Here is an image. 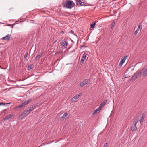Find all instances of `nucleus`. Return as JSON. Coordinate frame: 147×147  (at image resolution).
<instances>
[{"instance_id":"34","label":"nucleus","mask_w":147,"mask_h":147,"mask_svg":"<svg viewBox=\"0 0 147 147\" xmlns=\"http://www.w3.org/2000/svg\"><path fill=\"white\" fill-rule=\"evenodd\" d=\"M13 116L12 114H10V118L11 117Z\"/></svg>"},{"instance_id":"8","label":"nucleus","mask_w":147,"mask_h":147,"mask_svg":"<svg viewBox=\"0 0 147 147\" xmlns=\"http://www.w3.org/2000/svg\"><path fill=\"white\" fill-rule=\"evenodd\" d=\"M63 46L65 48H66L67 46V41L64 39L61 42Z\"/></svg>"},{"instance_id":"36","label":"nucleus","mask_w":147,"mask_h":147,"mask_svg":"<svg viewBox=\"0 0 147 147\" xmlns=\"http://www.w3.org/2000/svg\"><path fill=\"white\" fill-rule=\"evenodd\" d=\"M102 133H103V132H100V133H99V135H100V134H102Z\"/></svg>"},{"instance_id":"32","label":"nucleus","mask_w":147,"mask_h":147,"mask_svg":"<svg viewBox=\"0 0 147 147\" xmlns=\"http://www.w3.org/2000/svg\"><path fill=\"white\" fill-rule=\"evenodd\" d=\"M5 103H0V105H5Z\"/></svg>"},{"instance_id":"35","label":"nucleus","mask_w":147,"mask_h":147,"mask_svg":"<svg viewBox=\"0 0 147 147\" xmlns=\"http://www.w3.org/2000/svg\"><path fill=\"white\" fill-rule=\"evenodd\" d=\"M75 0L77 2H78V1H79V0Z\"/></svg>"},{"instance_id":"20","label":"nucleus","mask_w":147,"mask_h":147,"mask_svg":"<svg viewBox=\"0 0 147 147\" xmlns=\"http://www.w3.org/2000/svg\"><path fill=\"white\" fill-rule=\"evenodd\" d=\"M101 109L99 107L98 108H97L94 110L93 112V114H94L96 113L98 111L100 110Z\"/></svg>"},{"instance_id":"2","label":"nucleus","mask_w":147,"mask_h":147,"mask_svg":"<svg viewBox=\"0 0 147 147\" xmlns=\"http://www.w3.org/2000/svg\"><path fill=\"white\" fill-rule=\"evenodd\" d=\"M138 121L139 120L138 117H135L131 128L132 131H135L137 129L136 127V124L138 122Z\"/></svg>"},{"instance_id":"14","label":"nucleus","mask_w":147,"mask_h":147,"mask_svg":"<svg viewBox=\"0 0 147 147\" xmlns=\"http://www.w3.org/2000/svg\"><path fill=\"white\" fill-rule=\"evenodd\" d=\"M2 40H5L7 41H8L9 40V34H8L7 35L1 38Z\"/></svg>"},{"instance_id":"33","label":"nucleus","mask_w":147,"mask_h":147,"mask_svg":"<svg viewBox=\"0 0 147 147\" xmlns=\"http://www.w3.org/2000/svg\"><path fill=\"white\" fill-rule=\"evenodd\" d=\"M60 33L61 34H64V32L63 31H62L60 32Z\"/></svg>"},{"instance_id":"4","label":"nucleus","mask_w":147,"mask_h":147,"mask_svg":"<svg viewBox=\"0 0 147 147\" xmlns=\"http://www.w3.org/2000/svg\"><path fill=\"white\" fill-rule=\"evenodd\" d=\"M90 82V81L89 79H85L83 81L80 83V86L81 87H83L86 85H87Z\"/></svg>"},{"instance_id":"37","label":"nucleus","mask_w":147,"mask_h":147,"mask_svg":"<svg viewBox=\"0 0 147 147\" xmlns=\"http://www.w3.org/2000/svg\"><path fill=\"white\" fill-rule=\"evenodd\" d=\"M76 4L77 5H78V3H76Z\"/></svg>"},{"instance_id":"9","label":"nucleus","mask_w":147,"mask_h":147,"mask_svg":"<svg viewBox=\"0 0 147 147\" xmlns=\"http://www.w3.org/2000/svg\"><path fill=\"white\" fill-rule=\"evenodd\" d=\"M80 95L78 94H77L71 100V102H73L75 101L76 100H77L79 97Z\"/></svg>"},{"instance_id":"11","label":"nucleus","mask_w":147,"mask_h":147,"mask_svg":"<svg viewBox=\"0 0 147 147\" xmlns=\"http://www.w3.org/2000/svg\"><path fill=\"white\" fill-rule=\"evenodd\" d=\"M141 72L143 74L144 76L145 77L147 76V68L142 69Z\"/></svg>"},{"instance_id":"13","label":"nucleus","mask_w":147,"mask_h":147,"mask_svg":"<svg viewBox=\"0 0 147 147\" xmlns=\"http://www.w3.org/2000/svg\"><path fill=\"white\" fill-rule=\"evenodd\" d=\"M107 101L108 100H107L104 101L102 103H101L100 104L99 107L101 109L102 108L104 107L105 106V105L106 104Z\"/></svg>"},{"instance_id":"18","label":"nucleus","mask_w":147,"mask_h":147,"mask_svg":"<svg viewBox=\"0 0 147 147\" xmlns=\"http://www.w3.org/2000/svg\"><path fill=\"white\" fill-rule=\"evenodd\" d=\"M142 74V72L141 71H137L135 74L137 78L140 76Z\"/></svg>"},{"instance_id":"3","label":"nucleus","mask_w":147,"mask_h":147,"mask_svg":"<svg viewBox=\"0 0 147 147\" xmlns=\"http://www.w3.org/2000/svg\"><path fill=\"white\" fill-rule=\"evenodd\" d=\"M31 101V100H29L27 101H24L23 103L20 104L19 105L17 106L16 107V109H21L23 107H24L25 106L28 104Z\"/></svg>"},{"instance_id":"21","label":"nucleus","mask_w":147,"mask_h":147,"mask_svg":"<svg viewBox=\"0 0 147 147\" xmlns=\"http://www.w3.org/2000/svg\"><path fill=\"white\" fill-rule=\"evenodd\" d=\"M137 78V77L134 74L131 78V80H135Z\"/></svg>"},{"instance_id":"16","label":"nucleus","mask_w":147,"mask_h":147,"mask_svg":"<svg viewBox=\"0 0 147 147\" xmlns=\"http://www.w3.org/2000/svg\"><path fill=\"white\" fill-rule=\"evenodd\" d=\"M43 54V53H41L40 54H38L36 57L35 59L37 60H39Z\"/></svg>"},{"instance_id":"23","label":"nucleus","mask_w":147,"mask_h":147,"mask_svg":"<svg viewBox=\"0 0 147 147\" xmlns=\"http://www.w3.org/2000/svg\"><path fill=\"white\" fill-rule=\"evenodd\" d=\"M28 70H30L31 69H32L33 67V65H28Z\"/></svg>"},{"instance_id":"30","label":"nucleus","mask_w":147,"mask_h":147,"mask_svg":"<svg viewBox=\"0 0 147 147\" xmlns=\"http://www.w3.org/2000/svg\"><path fill=\"white\" fill-rule=\"evenodd\" d=\"M68 33H70L73 34H74V35H75V34L74 33V32L72 30H71L69 32H68Z\"/></svg>"},{"instance_id":"6","label":"nucleus","mask_w":147,"mask_h":147,"mask_svg":"<svg viewBox=\"0 0 147 147\" xmlns=\"http://www.w3.org/2000/svg\"><path fill=\"white\" fill-rule=\"evenodd\" d=\"M142 28V25L141 24H139V25L138 26V28L137 30L134 32V34L135 35H136L137 33H138V32L140 30L141 31Z\"/></svg>"},{"instance_id":"19","label":"nucleus","mask_w":147,"mask_h":147,"mask_svg":"<svg viewBox=\"0 0 147 147\" xmlns=\"http://www.w3.org/2000/svg\"><path fill=\"white\" fill-rule=\"evenodd\" d=\"M78 2H79V4L80 6H84L85 5L86 3L84 2H82L81 1V0H79Z\"/></svg>"},{"instance_id":"29","label":"nucleus","mask_w":147,"mask_h":147,"mask_svg":"<svg viewBox=\"0 0 147 147\" xmlns=\"http://www.w3.org/2000/svg\"><path fill=\"white\" fill-rule=\"evenodd\" d=\"M108 144L107 143H106L104 145L103 147H108Z\"/></svg>"},{"instance_id":"24","label":"nucleus","mask_w":147,"mask_h":147,"mask_svg":"<svg viewBox=\"0 0 147 147\" xmlns=\"http://www.w3.org/2000/svg\"><path fill=\"white\" fill-rule=\"evenodd\" d=\"M9 119V115H7L5 117L3 120L5 121V122L7 120H8Z\"/></svg>"},{"instance_id":"1","label":"nucleus","mask_w":147,"mask_h":147,"mask_svg":"<svg viewBox=\"0 0 147 147\" xmlns=\"http://www.w3.org/2000/svg\"><path fill=\"white\" fill-rule=\"evenodd\" d=\"M72 1L67 0V1H64L62 3V7L67 8L71 9L72 6Z\"/></svg>"},{"instance_id":"22","label":"nucleus","mask_w":147,"mask_h":147,"mask_svg":"<svg viewBox=\"0 0 147 147\" xmlns=\"http://www.w3.org/2000/svg\"><path fill=\"white\" fill-rule=\"evenodd\" d=\"M35 105H32V107H30L29 109H30V111H31L35 109Z\"/></svg>"},{"instance_id":"26","label":"nucleus","mask_w":147,"mask_h":147,"mask_svg":"<svg viewBox=\"0 0 147 147\" xmlns=\"http://www.w3.org/2000/svg\"><path fill=\"white\" fill-rule=\"evenodd\" d=\"M19 22V21H17L14 24H10L9 26H11V27H12V28H13V26L15 24H18V23Z\"/></svg>"},{"instance_id":"10","label":"nucleus","mask_w":147,"mask_h":147,"mask_svg":"<svg viewBox=\"0 0 147 147\" xmlns=\"http://www.w3.org/2000/svg\"><path fill=\"white\" fill-rule=\"evenodd\" d=\"M87 55V54H86V53H84V54H83V56H82V58L81 59V61L82 62V63H81V62H80V64L81 65H82V64H83V62L84 61L86 58Z\"/></svg>"},{"instance_id":"5","label":"nucleus","mask_w":147,"mask_h":147,"mask_svg":"<svg viewBox=\"0 0 147 147\" xmlns=\"http://www.w3.org/2000/svg\"><path fill=\"white\" fill-rule=\"evenodd\" d=\"M127 57V55L124 56L123 58L121 59V61L119 63V66L121 67L123 63L125 62V60Z\"/></svg>"},{"instance_id":"17","label":"nucleus","mask_w":147,"mask_h":147,"mask_svg":"<svg viewBox=\"0 0 147 147\" xmlns=\"http://www.w3.org/2000/svg\"><path fill=\"white\" fill-rule=\"evenodd\" d=\"M96 24V22L95 21L93 22L90 25V28H92L94 29L95 27Z\"/></svg>"},{"instance_id":"25","label":"nucleus","mask_w":147,"mask_h":147,"mask_svg":"<svg viewBox=\"0 0 147 147\" xmlns=\"http://www.w3.org/2000/svg\"><path fill=\"white\" fill-rule=\"evenodd\" d=\"M30 108V107H28L27 109H25V112L26 113H27L28 114V115L30 113V112H31V111H30L29 109Z\"/></svg>"},{"instance_id":"7","label":"nucleus","mask_w":147,"mask_h":147,"mask_svg":"<svg viewBox=\"0 0 147 147\" xmlns=\"http://www.w3.org/2000/svg\"><path fill=\"white\" fill-rule=\"evenodd\" d=\"M28 115V114L26 113L25 112V111L24 110L19 116V118L20 119H22L24 117L27 116Z\"/></svg>"},{"instance_id":"31","label":"nucleus","mask_w":147,"mask_h":147,"mask_svg":"<svg viewBox=\"0 0 147 147\" xmlns=\"http://www.w3.org/2000/svg\"><path fill=\"white\" fill-rule=\"evenodd\" d=\"M27 55H28V53H27L25 55H24V58H26L27 57Z\"/></svg>"},{"instance_id":"15","label":"nucleus","mask_w":147,"mask_h":147,"mask_svg":"<svg viewBox=\"0 0 147 147\" xmlns=\"http://www.w3.org/2000/svg\"><path fill=\"white\" fill-rule=\"evenodd\" d=\"M145 117V113H143L141 116V119H140V123L141 124H142L143 123V121L144 120V119Z\"/></svg>"},{"instance_id":"12","label":"nucleus","mask_w":147,"mask_h":147,"mask_svg":"<svg viewBox=\"0 0 147 147\" xmlns=\"http://www.w3.org/2000/svg\"><path fill=\"white\" fill-rule=\"evenodd\" d=\"M68 115V114L67 113H65L63 116L61 117L60 119L61 121H63L64 120V119L67 116V115Z\"/></svg>"},{"instance_id":"28","label":"nucleus","mask_w":147,"mask_h":147,"mask_svg":"<svg viewBox=\"0 0 147 147\" xmlns=\"http://www.w3.org/2000/svg\"><path fill=\"white\" fill-rule=\"evenodd\" d=\"M72 3L71 8L73 7H74L75 5V4L74 3V2H73V1H72Z\"/></svg>"},{"instance_id":"27","label":"nucleus","mask_w":147,"mask_h":147,"mask_svg":"<svg viewBox=\"0 0 147 147\" xmlns=\"http://www.w3.org/2000/svg\"><path fill=\"white\" fill-rule=\"evenodd\" d=\"M115 23V21L114 20L111 24V29H112L113 28L114 26Z\"/></svg>"}]
</instances>
